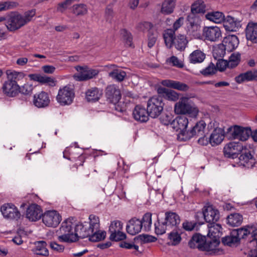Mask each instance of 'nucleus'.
<instances>
[{"label": "nucleus", "mask_w": 257, "mask_h": 257, "mask_svg": "<svg viewBox=\"0 0 257 257\" xmlns=\"http://www.w3.org/2000/svg\"><path fill=\"white\" fill-rule=\"evenodd\" d=\"M164 219L165 223L168 224L170 229L173 228H178L181 222L179 215L177 213L171 211L165 212Z\"/></svg>", "instance_id": "22"}, {"label": "nucleus", "mask_w": 257, "mask_h": 257, "mask_svg": "<svg viewBox=\"0 0 257 257\" xmlns=\"http://www.w3.org/2000/svg\"><path fill=\"white\" fill-rule=\"evenodd\" d=\"M203 215L204 219L206 222L211 223L216 222L220 218L219 211L212 205L205 206L203 209L202 213L197 212L195 215L196 218L199 215Z\"/></svg>", "instance_id": "8"}, {"label": "nucleus", "mask_w": 257, "mask_h": 257, "mask_svg": "<svg viewBox=\"0 0 257 257\" xmlns=\"http://www.w3.org/2000/svg\"><path fill=\"white\" fill-rule=\"evenodd\" d=\"M175 31L172 29H167L165 31L164 34V39L166 45L171 48L173 45H174V42L175 40L174 37Z\"/></svg>", "instance_id": "46"}, {"label": "nucleus", "mask_w": 257, "mask_h": 257, "mask_svg": "<svg viewBox=\"0 0 257 257\" xmlns=\"http://www.w3.org/2000/svg\"><path fill=\"white\" fill-rule=\"evenodd\" d=\"M36 15V10L32 9L25 12L22 15V21L24 25L30 22Z\"/></svg>", "instance_id": "56"}, {"label": "nucleus", "mask_w": 257, "mask_h": 257, "mask_svg": "<svg viewBox=\"0 0 257 257\" xmlns=\"http://www.w3.org/2000/svg\"><path fill=\"white\" fill-rule=\"evenodd\" d=\"M126 237L125 233L122 232V230H119V231H116L113 234L112 233H110L109 239L111 241H118L124 240Z\"/></svg>", "instance_id": "58"}, {"label": "nucleus", "mask_w": 257, "mask_h": 257, "mask_svg": "<svg viewBox=\"0 0 257 257\" xmlns=\"http://www.w3.org/2000/svg\"><path fill=\"white\" fill-rule=\"evenodd\" d=\"M243 150V146L240 143L231 142L225 146L223 153L225 157L233 159Z\"/></svg>", "instance_id": "12"}, {"label": "nucleus", "mask_w": 257, "mask_h": 257, "mask_svg": "<svg viewBox=\"0 0 257 257\" xmlns=\"http://www.w3.org/2000/svg\"><path fill=\"white\" fill-rule=\"evenodd\" d=\"M208 227L209 228V234H211L214 238H216V236H219L222 230L220 224L216 223V222L209 223L208 225Z\"/></svg>", "instance_id": "51"}, {"label": "nucleus", "mask_w": 257, "mask_h": 257, "mask_svg": "<svg viewBox=\"0 0 257 257\" xmlns=\"http://www.w3.org/2000/svg\"><path fill=\"white\" fill-rule=\"evenodd\" d=\"M5 26L10 32H15L24 26L22 21V15L18 12H10L6 17H4Z\"/></svg>", "instance_id": "3"}, {"label": "nucleus", "mask_w": 257, "mask_h": 257, "mask_svg": "<svg viewBox=\"0 0 257 257\" xmlns=\"http://www.w3.org/2000/svg\"><path fill=\"white\" fill-rule=\"evenodd\" d=\"M170 229L168 224L165 223V219L161 220L158 218L157 222L155 223V231L157 234L162 235L166 232L167 230Z\"/></svg>", "instance_id": "42"}, {"label": "nucleus", "mask_w": 257, "mask_h": 257, "mask_svg": "<svg viewBox=\"0 0 257 257\" xmlns=\"http://www.w3.org/2000/svg\"><path fill=\"white\" fill-rule=\"evenodd\" d=\"M46 246L47 243L45 241H38L35 243V246L32 249V251L35 254L37 255L48 256L49 255V251Z\"/></svg>", "instance_id": "34"}, {"label": "nucleus", "mask_w": 257, "mask_h": 257, "mask_svg": "<svg viewBox=\"0 0 257 257\" xmlns=\"http://www.w3.org/2000/svg\"><path fill=\"white\" fill-rule=\"evenodd\" d=\"M102 93L96 87L88 89L85 93V97L88 102H95L98 101L101 97Z\"/></svg>", "instance_id": "36"}, {"label": "nucleus", "mask_w": 257, "mask_h": 257, "mask_svg": "<svg viewBox=\"0 0 257 257\" xmlns=\"http://www.w3.org/2000/svg\"><path fill=\"white\" fill-rule=\"evenodd\" d=\"M243 217L239 213H231L227 217V224L232 227L239 226L242 222Z\"/></svg>", "instance_id": "38"}, {"label": "nucleus", "mask_w": 257, "mask_h": 257, "mask_svg": "<svg viewBox=\"0 0 257 257\" xmlns=\"http://www.w3.org/2000/svg\"><path fill=\"white\" fill-rule=\"evenodd\" d=\"M206 236L202 235L200 233H195L192 236L188 242V245L191 248H197L202 250L201 246H203L205 243Z\"/></svg>", "instance_id": "30"}, {"label": "nucleus", "mask_w": 257, "mask_h": 257, "mask_svg": "<svg viewBox=\"0 0 257 257\" xmlns=\"http://www.w3.org/2000/svg\"><path fill=\"white\" fill-rule=\"evenodd\" d=\"M222 242L224 245L232 246L239 242L238 238L232 234V231L230 235L226 236L222 238Z\"/></svg>", "instance_id": "50"}, {"label": "nucleus", "mask_w": 257, "mask_h": 257, "mask_svg": "<svg viewBox=\"0 0 257 257\" xmlns=\"http://www.w3.org/2000/svg\"><path fill=\"white\" fill-rule=\"evenodd\" d=\"M221 44L227 51L231 52L237 47L239 44V40L235 35H228L223 38Z\"/></svg>", "instance_id": "26"}, {"label": "nucleus", "mask_w": 257, "mask_h": 257, "mask_svg": "<svg viewBox=\"0 0 257 257\" xmlns=\"http://www.w3.org/2000/svg\"><path fill=\"white\" fill-rule=\"evenodd\" d=\"M33 102L38 108L46 107L50 102L49 95L47 92L42 91L34 95Z\"/></svg>", "instance_id": "16"}, {"label": "nucleus", "mask_w": 257, "mask_h": 257, "mask_svg": "<svg viewBox=\"0 0 257 257\" xmlns=\"http://www.w3.org/2000/svg\"><path fill=\"white\" fill-rule=\"evenodd\" d=\"M26 217L30 220L35 221L42 216V210L41 207L36 204H32L27 209Z\"/></svg>", "instance_id": "17"}, {"label": "nucleus", "mask_w": 257, "mask_h": 257, "mask_svg": "<svg viewBox=\"0 0 257 257\" xmlns=\"http://www.w3.org/2000/svg\"><path fill=\"white\" fill-rule=\"evenodd\" d=\"M142 228L143 225L140 219L135 217L129 220L126 226L127 232L132 235L139 233Z\"/></svg>", "instance_id": "20"}, {"label": "nucleus", "mask_w": 257, "mask_h": 257, "mask_svg": "<svg viewBox=\"0 0 257 257\" xmlns=\"http://www.w3.org/2000/svg\"><path fill=\"white\" fill-rule=\"evenodd\" d=\"M248 228H249V226H246L245 227L234 229L232 230V234L238 238V240L239 242L241 238H245L247 235L250 234V231Z\"/></svg>", "instance_id": "49"}, {"label": "nucleus", "mask_w": 257, "mask_h": 257, "mask_svg": "<svg viewBox=\"0 0 257 257\" xmlns=\"http://www.w3.org/2000/svg\"><path fill=\"white\" fill-rule=\"evenodd\" d=\"M217 69L215 65H208L205 69L200 71V73L203 76H207L216 73Z\"/></svg>", "instance_id": "61"}, {"label": "nucleus", "mask_w": 257, "mask_h": 257, "mask_svg": "<svg viewBox=\"0 0 257 257\" xmlns=\"http://www.w3.org/2000/svg\"><path fill=\"white\" fill-rule=\"evenodd\" d=\"M205 126L206 123L204 120H200L197 122L190 131L186 132V139L203 136Z\"/></svg>", "instance_id": "24"}, {"label": "nucleus", "mask_w": 257, "mask_h": 257, "mask_svg": "<svg viewBox=\"0 0 257 257\" xmlns=\"http://www.w3.org/2000/svg\"><path fill=\"white\" fill-rule=\"evenodd\" d=\"M164 103L163 98L159 95H154L148 100L147 110L150 116L152 118L158 117L163 110Z\"/></svg>", "instance_id": "4"}, {"label": "nucleus", "mask_w": 257, "mask_h": 257, "mask_svg": "<svg viewBox=\"0 0 257 257\" xmlns=\"http://www.w3.org/2000/svg\"><path fill=\"white\" fill-rule=\"evenodd\" d=\"M188 124V118L185 116H178L173 119L172 122V127L176 131H180L183 136L186 134V128Z\"/></svg>", "instance_id": "21"}, {"label": "nucleus", "mask_w": 257, "mask_h": 257, "mask_svg": "<svg viewBox=\"0 0 257 257\" xmlns=\"http://www.w3.org/2000/svg\"><path fill=\"white\" fill-rule=\"evenodd\" d=\"M93 230L89 226L88 222H79L75 225L74 235L76 236V242L79 239L89 237V236L93 233Z\"/></svg>", "instance_id": "10"}, {"label": "nucleus", "mask_w": 257, "mask_h": 257, "mask_svg": "<svg viewBox=\"0 0 257 257\" xmlns=\"http://www.w3.org/2000/svg\"><path fill=\"white\" fill-rule=\"evenodd\" d=\"M133 116L138 121L141 122H147L149 120V112L144 106L140 105H136L133 111Z\"/></svg>", "instance_id": "18"}, {"label": "nucleus", "mask_w": 257, "mask_h": 257, "mask_svg": "<svg viewBox=\"0 0 257 257\" xmlns=\"http://www.w3.org/2000/svg\"><path fill=\"white\" fill-rule=\"evenodd\" d=\"M177 0H164L161 9V12L164 15H170L173 13L176 5Z\"/></svg>", "instance_id": "33"}, {"label": "nucleus", "mask_w": 257, "mask_h": 257, "mask_svg": "<svg viewBox=\"0 0 257 257\" xmlns=\"http://www.w3.org/2000/svg\"><path fill=\"white\" fill-rule=\"evenodd\" d=\"M33 89V86L32 84L28 83L25 84L22 86H20V89L19 92H21L22 94L28 95L30 94Z\"/></svg>", "instance_id": "64"}, {"label": "nucleus", "mask_w": 257, "mask_h": 257, "mask_svg": "<svg viewBox=\"0 0 257 257\" xmlns=\"http://www.w3.org/2000/svg\"><path fill=\"white\" fill-rule=\"evenodd\" d=\"M73 224L69 219L63 221L56 231L58 240L61 242L73 243L76 242V236L73 231Z\"/></svg>", "instance_id": "2"}, {"label": "nucleus", "mask_w": 257, "mask_h": 257, "mask_svg": "<svg viewBox=\"0 0 257 257\" xmlns=\"http://www.w3.org/2000/svg\"><path fill=\"white\" fill-rule=\"evenodd\" d=\"M172 118V115L165 113L161 116L160 120L161 123L165 125H168L170 124L172 125V122L173 120Z\"/></svg>", "instance_id": "63"}, {"label": "nucleus", "mask_w": 257, "mask_h": 257, "mask_svg": "<svg viewBox=\"0 0 257 257\" xmlns=\"http://www.w3.org/2000/svg\"><path fill=\"white\" fill-rule=\"evenodd\" d=\"M197 225V222L194 221L185 220L182 223V228L186 231L193 230Z\"/></svg>", "instance_id": "62"}, {"label": "nucleus", "mask_w": 257, "mask_h": 257, "mask_svg": "<svg viewBox=\"0 0 257 257\" xmlns=\"http://www.w3.org/2000/svg\"><path fill=\"white\" fill-rule=\"evenodd\" d=\"M206 57L205 54L200 50L193 51L189 56L190 62L191 63H201Z\"/></svg>", "instance_id": "35"}, {"label": "nucleus", "mask_w": 257, "mask_h": 257, "mask_svg": "<svg viewBox=\"0 0 257 257\" xmlns=\"http://www.w3.org/2000/svg\"><path fill=\"white\" fill-rule=\"evenodd\" d=\"M29 76L31 79L43 84L47 83L51 86L55 85L54 79L48 76L37 74H30Z\"/></svg>", "instance_id": "37"}, {"label": "nucleus", "mask_w": 257, "mask_h": 257, "mask_svg": "<svg viewBox=\"0 0 257 257\" xmlns=\"http://www.w3.org/2000/svg\"><path fill=\"white\" fill-rule=\"evenodd\" d=\"M174 45L175 48L180 51L184 50L187 44L188 41L185 36L179 35L175 37Z\"/></svg>", "instance_id": "41"}, {"label": "nucleus", "mask_w": 257, "mask_h": 257, "mask_svg": "<svg viewBox=\"0 0 257 257\" xmlns=\"http://www.w3.org/2000/svg\"><path fill=\"white\" fill-rule=\"evenodd\" d=\"M182 233L181 229L178 228L177 230L174 229L168 234V238L170 242L173 245L178 244L181 240V234Z\"/></svg>", "instance_id": "43"}, {"label": "nucleus", "mask_w": 257, "mask_h": 257, "mask_svg": "<svg viewBox=\"0 0 257 257\" xmlns=\"http://www.w3.org/2000/svg\"><path fill=\"white\" fill-rule=\"evenodd\" d=\"M161 84L163 86L176 89L180 91H186L189 89V87L187 84L172 80H164L162 81Z\"/></svg>", "instance_id": "31"}, {"label": "nucleus", "mask_w": 257, "mask_h": 257, "mask_svg": "<svg viewBox=\"0 0 257 257\" xmlns=\"http://www.w3.org/2000/svg\"><path fill=\"white\" fill-rule=\"evenodd\" d=\"M43 222L48 227H56L61 220V216L55 210H49L42 215Z\"/></svg>", "instance_id": "9"}, {"label": "nucleus", "mask_w": 257, "mask_h": 257, "mask_svg": "<svg viewBox=\"0 0 257 257\" xmlns=\"http://www.w3.org/2000/svg\"><path fill=\"white\" fill-rule=\"evenodd\" d=\"M106 233L105 231L95 229L93 233L89 236V240L92 242H97L104 239L106 237Z\"/></svg>", "instance_id": "48"}, {"label": "nucleus", "mask_w": 257, "mask_h": 257, "mask_svg": "<svg viewBox=\"0 0 257 257\" xmlns=\"http://www.w3.org/2000/svg\"><path fill=\"white\" fill-rule=\"evenodd\" d=\"M205 5L204 2L198 0L195 2L191 7V11L192 14H204L205 12Z\"/></svg>", "instance_id": "44"}, {"label": "nucleus", "mask_w": 257, "mask_h": 257, "mask_svg": "<svg viewBox=\"0 0 257 257\" xmlns=\"http://www.w3.org/2000/svg\"><path fill=\"white\" fill-rule=\"evenodd\" d=\"M174 111L177 114H188L195 117L198 114L199 109L190 98L182 97L175 104Z\"/></svg>", "instance_id": "1"}, {"label": "nucleus", "mask_w": 257, "mask_h": 257, "mask_svg": "<svg viewBox=\"0 0 257 257\" xmlns=\"http://www.w3.org/2000/svg\"><path fill=\"white\" fill-rule=\"evenodd\" d=\"M223 131L220 128H215L209 137V143L212 146L220 144L224 139Z\"/></svg>", "instance_id": "32"}, {"label": "nucleus", "mask_w": 257, "mask_h": 257, "mask_svg": "<svg viewBox=\"0 0 257 257\" xmlns=\"http://www.w3.org/2000/svg\"><path fill=\"white\" fill-rule=\"evenodd\" d=\"M123 223L119 220H115L111 222L108 232L110 234L111 233L114 234L116 231H119V230H122Z\"/></svg>", "instance_id": "53"}, {"label": "nucleus", "mask_w": 257, "mask_h": 257, "mask_svg": "<svg viewBox=\"0 0 257 257\" xmlns=\"http://www.w3.org/2000/svg\"><path fill=\"white\" fill-rule=\"evenodd\" d=\"M238 164L246 168L252 167L254 163V160L250 152L245 149L243 152L240 154L239 158Z\"/></svg>", "instance_id": "27"}, {"label": "nucleus", "mask_w": 257, "mask_h": 257, "mask_svg": "<svg viewBox=\"0 0 257 257\" xmlns=\"http://www.w3.org/2000/svg\"><path fill=\"white\" fill-rule=\"evenodd\" d=\"M203 36L210 42H216L221 36L220 28L217 26L205 27L203 30Z\"/></svg>", "instance_id": "14"}, {"label": "nucleus", "mask_w": 257, "mask_h": 257, "mask_svg": "<svg viewBox=\"0 0 257 257\" xmlns=\"http://www.w3.org/2000/svg\"><path fill=\"white\" fill-rule=\"evenodd\" d=\"M1 211L6 218L18 220L21 217V213L17 208L12 203L5 204L1 207Z\"/></svg>", "instance_id": "11"}, {"label": "nucleus", "mask_w": 257, "mask_h": 257, "mask_svg": "<svg viewBox=\"0 0 257 257\" xmlns=\"http://www.w3.org/2000/svg\"><path fill=\"white\" fill-rule=\"evenodd\" d=\"M109 76L112 78L116 79L118 81H122L125 77L126 73L123 71L115 70L109 73Z\"/></svg>", "instance_id": "59"}, {"label": "nucleus", "mask_w": 257, "mask_h": 257, "mask_svg": "<svg viewBox=\"0 0 257 257\" xmlns=\"http://www.w3.org/2000/svg\"><path fill=\"white\" fill-rule=\"evenodd\" d=\"M226 51L222 44H219L213 50L214 62L211 60L209 64H228V60L223 59Z\"/></svg>", "instance_id": "15"}, {"label": "nucleus", "mask_w": 257, "mask_h": 257, "mask_svg": "<svg viewBox=\"0 0 257 257\" xmlns=\"http://www.w3.org/2000/svg\"><path fill=\"white\" fill-rule=\"evenodd\" d=\"M123 40L127 46L131 47L133 45V36L132 34L125 29L121 31Z\"/></svg>", "instance_id": "54"}, {"label": "nucleus", "mask_w": 257, "mask_h": 257, "mask_svg": "<svg viewBox=\"0 0 257 257\" xmlns=\"http://www.w3.org/2000/svg\"><path fill=\"white\" fill-rule=\"evenodd\" d=\"M223 26L227 31L235 32L241 27L240 21L233 17L227 16L224 17Z\"/></svg>", "instance_id": "23"}, {"label": "nucleus", "mask_w": 257, "mask_h": 257, "mask_svg": "<svg viewBox=\"0 0 257 257\" xmlns=\"http://www.w3.org/2000/svg\"><path fill=\"white\" fill-rule=\"evenodd\" d=\"M105 96L109 102L113 104L118 102L121 97L118 87L114 84L107 86L105 89Z\"/></svg>", "instance_id": "13"}, {"label": "nucleus", "mask_w": 257, "mask_h": 257, "mask_svg": "<svg viewBox=\"0 0 257 257\" xmlns=\"http://www.w3.org/2000/svg\"><path fill=\"white\" fill-rule=\"evenodd\" d=\"M6 73L7 75V80L17 83L25 76V74L23 72L11 69L7 70Z\"/></svg>", "instance_id": "39"}, {"label": "nucleus", "mask_w": 257, "mask_h": 257, "mask_svg": "<svg viewBox=\"0 0 257 257\" xmlns=\"http://www.w3.org/2000/svg\"><path fill=\"white\" fill-rule=\"evenodd\" d=\"M19 4L16 2L6 1L0 2V12L5 11L17 8Z\"/></svg>", "instance_id": "52"}, {"label": "nucleus", "mask_w": 257, "mask_h": 257, "mask_svg": "<svg viewBox=\"0 0 257 257\" xmlns=\"http://www.w3.org/2000/svg\"><path fill=\"white\" fill-rule=\"evenodd\" d=\"M89 219L90 220L89 222H88L89 226L93 231H94L95 229H98L99 228V218L94 215L91 214L89 216Z\"/></svg>", "instance_id": "57"}, {"label": "nucleus", "mask_w": 257, "mask_h": 257, "mask_svg": "<svg viewBox=\"0 0 257 257\" xmlns=\"http://www.w3.org/2000/svg\"><path fill=\"white\" fill-rule=\"evenodd\" d=\"M224 14L220 12H211L208 13L205 15V18L215 23H221L224 20Z\"/></svg>", "instance_id": "40"}, {"label": "nucleus", "mask_w": 257, "mask_h": 257, "mask_svg": "<svg viewBox=\"0 0 257 257\" xmlns=\"http://www.w3.org/2000/svg\"><path fill=\"white\" fill-rule=\"evenodd\" d=\"M245 33L248 41L257 43V23L249 22L246 27Z\"/></svg>", "instance_id": "25"}, {"label": "nucleus", "mask_w": 257, "mask_h": 257, "mask_svg": "<svg viewBox=\"0 0 257 257\" xmlns=\"http://www.w3.org/2000/svg\"><path fill=\"white\" fill-rule=\"evenodd\" d=\"M157 93L162 98H164L169 100L175 101L179 98L178 94L176 92L164 87H159L157 89Z\"/></svg>", "instance_id": "29"}, {"label": "nucleus", "mask_w": 257, "mask_h": 257, "mask_svg": "<svg viewBox=\"0 0 257 257\" xmlns=\"http://www.w3.org/2000/svg\"><path fill=\"white\" fill-rule=\"evenodd\" d=\"M74 97L73 89L70 86H65L59 90L56 100L61 105H69L72 103Z\"/></svg>", "instance_id": "5"}, {"label": "nucleus", "mask_w": 257, "mask_h": 257, "mask_svg": "<svg viewBox=\"0 0 257 257\" xmlns=\"http://www.w3.org/2000/svg\"><path fill=\"white\" fill-rule=\"evenodd\" d=\"M20 86L17 83L8 80L3 84L2 90L3 93L8 97H14L19 93Z\"/></svg>", "instance_id": "19"}, {"label": "nucleus", "mask_w": 257, "mask_h": 257, "mask_svg": "<svg viewBox=\"0 0 257 257\" xmlns=\"http://www.w3.org/2000/svg\"><path fill=\"white\" fill-rule=\"evenodd\" d=\"M153 27V25L151 23L148 22H142L139 23L136 28L138 31L145 32L146 31H151L150 30Z\"/></svg>", "instance_id": "60"}, {"label": "nucleus", "mask_w": 257, "mask_h": 257, "mask_svg": "<svg viewBox=\"0 0 257 257\" xmlns=\"http://www.w3.org/2000/svg\"><path fill=\"white\" fill-rule=\"evenodd\" d=\"M135 239L140 240L142 243L154 242L157 240V238L154 236L148 234H141L135 237Z\"/></svg>", "instance_id": "55"}, {"label": "nucleus", "mask_w": 257, "mask_h": 257, "mask_svg": "<svg viewBox=\"0 0 257 257\" xmlns=\"http://www.w3.org/2000/svg\"><path fill=\"white\" fill-rule=\"evenodd\" d=\"M220 243V241L218 238H206L205 243H204L203 246H201L202 251H211V253L214 254H217L219 251L217 247Z\"/></svg>", "instance_id": "28"}, {"label": "nucleus", "mask_w": 257, "mask_h": 257, "mask_svg": "<svg viewBox=\"0 0 257 257\" xmlns=\"http://www.w3.org/2000/svg\"><path fill=\"white\" fill-rule=\"evenodd\" d=\"M72 13L77 16H84L88 13V8L83 4H75L72 7Z\"/></svg>", "instance_id": "45"}, {"label": "nucleus", "mask_w": 257, "mask_h": 257, "mask_svg": "<svg viewBox=\"0 0 257 257\" xmlns=\"http://www.w3.org/2000/svg\"><path fill=\"white\" fill-rule=\"evenodd\" d=\"M227 133L230 135L234 139L244 141L247 140L251 134V130L250 128L235 125L228 128Z\"/></svg>", "instance_id": "7"}, {"label": "nucleus", "mask_w": 257, "mask_h": 257, "mask_svg": "<svg viewBox=\"0 0 257 257\" xmlns=\"http://www.w3.org/2000/svg\"><path fill=\"white\" fill-rule=\"evenodd\" d=\"M152 216L151 213L147 212L143 215L142 219L140 220L143 225V228L145 231H149L151 230Z\"/></svg>", "instance_id": "47"}, {"label": "nucleus", "mask_w": 257, "mask_h": 257, "mask_svg": "<svg viewBox=\"0 0 257 257\" xmlns=\"http://www.w3.org/2000/svg\"><path fill=\"white\" fill-rule=\"evenodd\" d=\"M75 69L77 73L74 74L73 78L77 81H84L92 78L98 73L96 70L89 69L87 65H77Z\"/></svg>", "instance_id": "6"}]
</instances>
